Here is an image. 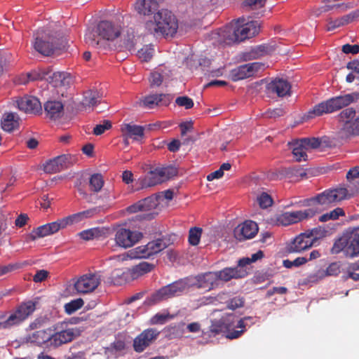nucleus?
Returning a JSON list of instances; mask_svg holds the SVG:
<instances>
[{
	"instance_id": "603ef678",
	"label": "nucleus",
	"mask_w": 359,
	"mask_h": 359,
	"mask_svg": "<svg viewBox=\"0 0 359 359\" xmlns=\"http://www.w3.org/2000/svg\"><path fill=\"white\" fill-rule=\"evenodd\" d=\"M309 259L304 257H299L291 261L290 259H285L283 262V265L287 269H291L292 267H299L307 263Z\"/></svg>"
},
{
	"instance_id": "69168bd1",
	"label": "nucleus",
	"mask_w": 359,
	"mask_h": 359,
	"mask_svg": "<svg viewBox=\"0 0 359 359\" xmlns=\"http://www.w3.org/2000/svg\"><path fill=\"white\" fill-rule=\"evenodd\" d=\"M85 41L93 47H97L99 46V41L97 40V36L93 31H89L85 34Z\"/></svg>"
},
{
	"instance_id": "1a4fd4ad",
	"label": "nucleus",
	"mask_w": 359,
	"mask_h": 359,
	"mask_svg": "<svg viewBox=\"0 0 359 359\" xmlns=\"http://www.w3.org/2000/svg\"><path fill=\"white\" fill-rule=\"evenodd\" d=\"M224 325L226 327V337L230 339L240 337L246 330V320H252L251 317H245L237 320L236 316L233 313L226 314L222 316Z\"/></svg>"
},
{
	"instance_id": "052dcab7",
	"label": "nucleus",
	"mask_w": 359,
	"mask_h": 359,
	"mask_svg": "<svg viewBox=\"0 0 359 359\" xmlns=\"http://www.w3.org/2000/svg\"><path fill=\"white\" fill-rule=\"evenodd\" d=\"M111 128V123L108 120H104L103 123L96 125L93 129V134L95 135H100L103 134L107 130Z\"/></svg>"
},
{
	"instance_id": "de8ad7c7",
	"label": "nucleus",
	"mask_w": 359,
	"mask_h": 359,
	"mask_svg": "<svg viewBox=\"0 0 359 359\" xmlns=\"http://www.w3.org/2000/svg\"><path fill=\"white\" fill-rule=\"evenodd\" d=\"M154 52L153 46H145L138 50L137 56L142 61L148 62L153 57Z\"/></svg>"
},
{
	"instance_id": "f257e3e1",
	"label": "nucleus",
	"mask_w": 359,
	"mask_h": 359,
	"mask_svg": "<svg viewBox=\"0 0 359 359\" xmlns=\"http://www.w3.org/2000/svg\"><path fill=\"white\" fill-rule=\"evenodd\" d=\"M245 21L243 18H238L230 27L220 29L217 34L222 38L224 43L230 44L243 41L259 33L260 25L257 21Z\"/></svg>"
},
{
	"instance_id": "39448f33",
	"label": "nucleus",
	"mask_w": 359,
	"mask_h": 359,
	"mask_svg": "<svg viewBox=\"0 0 359 359\" xmlns=\"http://www.w3.org/2000/svg\"><path fill=\"white\" fill-rule=\"evenodd\" d=\"M64 47L56 32L38 30L35 34L34 48L43 55L49 56Z\"/></svg>"
},
{
	"instance_id": "ea45409f",
	"label": "nucleus",
	"mask_w": 359,
	"mask_h": 359,
	"mask_svg": "<svg viewBox=\"0 0 359 359\" xmlns=\"http://www.w3.org/2000/svg\"><path fill=\"white\" fill-rule=\"evenodd\" d=\"M52 71L49 69H40L31 72L27 74L29 81H43L46 80L50 83Z\"/></svg>"
},
{
	"instance_id": "72a5a7b5",
	"label": "nucleus",
	"mask_w": 359,
	"mask_h": 359,
	"mask_svg": "<svg viewBox=\"0 0 359 359\" xmlns=\"http://www.w3.org/2000/svg\"><path fill=\"white\" fill-rule=\"evenodd\" d=\"M20 118L15 113H8L4 115L1 121V126L4 130L11 132L19 126Z\"/></svg>"
},
{
	"instance_id": "c9c22d12",
	"label": "nucleus",
	"mask_w": 359,
	"mask_h": 359,
	"mask_svg": "<svg viewBox=\"0 0 359 359\" xmlns=\"http://www.w3.org/2000/svg\"><path fill=\"white\" fill-rule=\"evenodd\" d=\"M158 168L149 171L147 175L140 180L142 188L151 187L163 182L162 178L157 174Z\"/></svg>"
},
{
	"instance_id": "aec40b11",
	"label": "nucleus",
	"mask_w": 359,
	"mask_h": 359,
	"mask_svg": "<svg viewBox=\"0 0 359 359\" xmlns=\"http://www.w3.org/2000/svg\"><path fill=\"white\" fill-rule=\"evenodd\" d=\"M97 34L104 40L114 41L120 36L121 27L110 21L102 20L97 27Z\"/></svg>"
},
{
	"instance_id": "5fc2aeb1",
	"label": "nucleus",
	"mask_w": 359,
	"mask_h": 359,
	"mask_svg": "<svg viewBox=\"0 0 359 359\" xmlns=\"http://www.w3.org/2000/svg\"><path fill=\"white\" fill-rule=\"evenodd\" d=\"M47 225L51 234L57 232L60 229H64L67 226L65 218L58 219L53 222L48 223Z\"/></svg>"
},
{
	"instance_id": "f704fd0d",
	"label": "nucleus",
	"mask_w": 359,
	"mask_h": 359,
	"mask_svg": "<svg viewBox=\"0 0 359 359\" xmlns=\"http://www.w3.org/2000/svg\"><path fill=\"white\" fill-rule=\"evenodd\" d=\"M289 145L292 151V152L296 161L300 162L302 161H305L307 160V150L299 140L290 143Z\"/></svg>"
},
{
	"instance_id": "f03ea898",
	"label": "nucleus",
	"mask_w": 359,
	"mask_h": 359,
	"mask_svg": "<svg viewBox=\"0 0 359 359\" xmlns=\"http://www.w3.org/2000/svg\"><path fill=\"white\" fill-rule=\"evenodd\" d=\"M154 21L146 23V29L154 36H172L177 30L178 25L175 15L167 9H162L154 15Z\"/></svg>"
},
{
	"instance_id": "c756f323",
	"label": "nucleus",
	"mask_w": 359,
	"mask_h": 359,
	"mask_svg": "<svg viewBox=\"0 0 359 359\" xmlns=\"http://www.w3.org/2000/svg\"><path fill=\"white\" fill-rule=\"evenodd\" d=\"M123 136L130 137L134 140H139L144 135V128L132 123H124L121 126Z\"/></svg>"
},
{
	"instance_id": "49530a36",
	"label": "nucleus",
	"mask_w": 359,
	"mask_h": 359,
	"mask_svg": "<svg viewBox=\"0 0 359 359\" xmlns=\"http://www.w3.org/2000/svg\"><path fill=\"white\" fill-rule=\"evenodd\" d=\"M83 300L78 298L65 304V311L67 314H72L83 306Z\"/></svg>"
},
{
	"instance_id": "6e6d98bb",
	"label": "nucleus",
	"mask_w": 359,
	"mask_h": 359,
	"mask_svg": "<svg viewBox=\"0 0 359 359\" xmlns=\"http://www.w3.org/2000/svg\"><path fill=\"white\" fill-rule=\"evenodd\" d=\"M257 202L261 208L265 209L273 204V200L270 195L263 192L257 197Z\"/></svg>"
},
{
	"instance_id": "6ab92c4d",
	"label": "nucleus",
	"mask_w": 359,
	"mask_h": 359,
	"mask_svg": "<svg viewBox=\"0 0 359 359\" xmlns=\"http://www.w3.org/2000/svg\"><path fill=\"white\" fill-rule=\"evenodd\" d=\"M315 245V238L309 236L306 232L302 233L293 238L286 247L289 253H300Z\"/></svg>"
},
{
	"instance_id": "0eeeda50",
	"label": "nucleus",
	"mask_w": 359,
	"mask_h": 359,
	"mask_svg": "<svg viewBox=\"0 0 359 359\" xmlns=\"http://www.w3.org/2000/svg\"><path fill=\"white\" fill-rule=\"evenodd\" d=\"M348 198H349L348 189L345 187H339L334 189H326L309 199V201L320 205L323 208H329Z\"/></svg>"
},
{
	"instance_id": "680f3d73",
	"label": "nucleus",
	"mask_w": 359,
	"mask_h": 359,
	"mask_svg": "<svg viewBox=\"0 0 359 359\" xmlns=\"http://www.w3.org/2000/svg\"><path fill=\"white\" fill-rule=\"evenodd\" d=\"M306 234L311 238H315V243L318 241V238L325 236L326 231L321 227L313 228L311 230L306 231Z\"/></svg>"
},
{
	"instance_id": "774afa93",
	"label": "nucleus",
	"mask_w": 359,
	"mask_h": 359,
	"mask_svg": "<svg viewBox=\"0 0 359 359\" xmlns=\"http://www.w3.org/2000/svg\"><path fill=\"white\" fill-rule=\"evenodd\" d=\"M342 51L346 54H357L359 53V44L351 45L346 43L342 46Z\"/></svg>"
},
{
	"instance_id": "4d7b16f0",
	"label": "nucleus",
	"mask_w": 359,
	"mask_h": 359,
	"mask_svg": "<svg viewBox=\"0 0 359 359\" xmlns=\"http://www.w3.org/2000/svg\"><path fill=\"white\" fill-rule=\"evenodd\" d=\"M140 201H144V203H142V210L145 212L152 210L158 205L157 199L153 196L145 198Z\"/></svg>"
},
{
	"instance_id": "c85d7f7f",
	"label": "nucleus",
	"mask_w": 359,
	"mask_h": 359,
	"mask_svg": "<svg viewBox=\"0 0 359 359\" xmlns=\"http://www.w3.org/2000/svg\"><path fill=\"white\" fill-rule=\"evenodd\" d=\"M154 268V264L143 262L134 266L131 269H128L126 271H124L122 273V275L126 278L130 277L131 279L135 280L144 274L151 271Z\"/></svg>"
},
{
	"instance_id": "393cba45",
	"label": "nucleus",
	"mask_w": 359,
	"mask_h": 359,
	"mask_svg": "<svg viewBox=\"0 0 359 359\" xmlns=\"http://www.w3.org/2000/svg\"><path fill=\"white\" fill-rule=\"evenodd\" d=\"M218 282H228L231 279L244 278L248 275L247 269L241 268L239 263L235 267H226L220 271H215Z\"/></svg>"
},
{
	"instance_id": "0e129e2a",
	"label": "nucleus",
	"mask_w": 359,
	"mask_h": 359,
	"mask_svg": "<svg viewBox=\"0 0 359 359\" xmlns=\"http://www.w3.org/2000/svg\"><path fill=\"white\" fill-rule=\"evenodd\" d=\"M285 114V110L281 107L275 109H269L264 113V115L267 118H277L283 116Z\"/></svg>"
},
{
	"instance_id": "f8f14e48",
	"label": "nucleus",
	"mask_w": 359,
	"mask_h": 359,
	"mask_svg": "<svg viewBox=\"0 0 359 359\" xmlns=\"http://www.w3.org/2000/svg\"><path fill=\"white\" fill-rule=\"evenodd\" d=\"M173 97V95L169 93H150L140 99L139 105L147 109L168 107Z\"/></svg>"
},
{
	"instance_id": "5701e85b",
	"label": "nucleus",
	"mask_w": 359,
	"mask_h": 359,
	"mask_svg": "<svg viewBox=\"0 0 359 359\" xmlns=\"http://www.w3.org/2000/svg\"><path fill=\"white\" fill-rule=\"evenodd\" d=\"M18 108L25 113L41 114L42 107L39 100L34 96H24L16 100Z\"/></svg>"
},
{
	"instance_id": "9d476101",
	"label": "nucleus",
	"mask_w": 359,
	"mask_h": 359,
	"mask_svg": "<svg viewBox=\"0 0 359 359\" xmlns=\"http://www.w3.org/2000/svg\"><path fill=\"white\" fill-rule=\"evenodd\" d=\"M167 248L163 240L158 238L149 242L145 245L139 246L128 252V256L131 259L148 258L157 254Z\"/></svg>"
},
{
	"instance_id": "e2e57ef3",
	"label": "nucleus",
	"mask_w": 359,
	"mask_h": 359,
	"mask_svg": "<svg viewBox=\"0 0 359 359\" xmlns=\"http://www.w3.org/2000/svg\"><path fill=\"white\" fill-rule=\"evenodd\" d=\"M163 82V76L158 72H154L150 74L149 76V83L150 86L152 87H158L162 84Z\"/></svg>"
},
{
	"instance_id": "2eb2a0df",
	"label": "nucleus",
	"mask_w": 359,
	"mask_h": 359,
	"mask_svg": "<svg viewBox=\"0 0 359 359\" xmlns=\"http://www.w3.org/2000/svg\"><path fill=\"white\" fill-rule=\"evenodd\" d=\"M318 212L317 208H310L304 210L285 212L280 215L278 222L283 226L295 224L303 219L313 217Z\"/></svg>"
},
{
	"instance_id": "79ce46f5",
	"label": "nucleus",
	"mask_w": 359,
	"mask_h": 359,
	"mask_svg": "<svg viewBox=\"0 0 359 359\" xmlns=\"http://www.w3.org/2000/svg\"><path fill=\"white\" fill-rule=\"evenodd\" d=\"M51 235L48 226L46 224L41 225L36 229H34L29 235V238L31 241H34L39 238H43Z\"/></svg>"
},
{
	"instance_id": "20e7f679",
	"label": "nucleus",
	"mask_w": 359,
	"mask_h": 359,
	"mask_svg": "<svg viewBox=\"0 0 359 359\" xmlns=\"http://www.w3.org/2000/svg\"><path fill=\"white\" fill-rule=\"evenodd\" d=\"M72 321H61L50 327V348H57L63 344L72 341L80 335V330L72 327Z\"/></svg>"
},
{
	"instance_id": "4468645a",
	"label": "nucleus",
	"mask_w": 359,
	"mask_h": 359,
	"mask_svg": "<svg viewBox=\"0 0 359 359\" xmlns=\"http://www.w3.org/2000/svg\"><path fill=\"white\" fill-rule=\"evenodd\" d=\"M186 287L187 285L184 281H176L161 287L152 294L151 299L154 302H157L179 296L185 290Z\"/></svg>"
},
{
	"instance_id": "423d86ee",
	"label": "nucleus",
	"mask_w": 359,
	"mask_h": 359,
	"mask_svg": "<svg viewBox=\"0 0 359 359\" xmlns=\"http://www.w3.org/2000/svg\"><path fill=\"white\" fill-rule=\"evenodd\" d=\"M359 98V94L351 93L332 97L325 102L316 104L309 114L321 116L338 111L353 103Z\"/></svg>"
},
{
	"instance_id": "bf43d9fd",
	"label": "nucleus",
	"mask_w": 359,
	"mask_h": 359,
	"mask_svg": "<svg viewBox=\"0 0 359 359\" xmlns=\"http://www.w3.org/2000/svg\"><path fill=\"white\" fill-rule=\"evenodd\" d=\"M266 0H245L242 5L243 8L249 9H254L262 8L264 6Z\"/></svg>"
},
{
	"instance_id": "a211bd4d",
	"label": "nucleus",
	"mask_w": 359,
	"mask_h": 359,
	"mask_svg": "<svg viewBox=\"0 0 359 359\" xmlns=\"http://www.w3.org/2000/svg\"><path fill=\"white\" fill-rule=\"evenodd\" d=\"M160 334L156 328H149L142 331L133 340V348L137 353L143 352L155 341Z\"/></svg>"
},
{
	"instance_id": "473e14b6",
	"label": "nucleus",
	"mask_w": 359,
	"mask_h": 359,
	"mask_svg": "<svg viewBox=\"0 0 359 359\" xmlns=\"http://www.w3.org/2000/svg\"><path fill=\"white\" fill-rule=\"evenodd\" d=\"M72 82L70 75L65 72H53L51 74L50 83L54 87H67Z\"/></svg>"
},
{
	"instance_id": "a19ab883",
	"label": "nucleus",
	"mask_w": 359,
	"mask_h": 359,
	"mask_svg": "<svg viewBox=\"0 0 359 359\" xmlns=\"http://www.w3.org/2000/svg\"><path fill=\"white\" fill-rule=\"evenodd\" d=\"M104 185L102 175L100 173L92 175L89 179V186L90 190L94 192H99Z\"/></svg>"
},
{
	"instance_id": "412c9836",
	"label": "nucleus",
	"mask_w": 359,
	"mask_h": 359,
	"mask_svg": "<svg viewBox=\"0 0 359 359\" xmlns=\"http://www.w3.org/2000/svg\"><path fill=\"white\" fill-rule=\"evenodd\" d=\"M73 163V158L69 154L58 156L46 163L44 171L48 173H56L69 168Z\"/></svg>"
},
{
	"instance_id": "37998d69",
	"label": "nucleus",
	"mask_w": 359,
	"mask_h": 359,
	"mask_svg": "<svg viewBox=\"0 0 359 359\" xmlns=\"http://www.w3.org/2000/svg\"><path fill=\"white\" fill-rule=\"evenodd\" d=\"M203 229L201 227H191L189 231L188 241L192 246L197 245L202 235Z\"/></svg>"
},
{
	"instance_id": "7c9ffc66",
	"label": "nucleus",
	"mask_w": 359,
	"mask_h": 359,
	"mask_svg": "<svg viewBox=\"0 0 359 359\" xmlns=\"http://www.w3.org/2000/svg\"><path fill=\"white\" fill-rule=\"evenodd\" d=\"M158 2L156 0H137L135 8L140 14L150 15L157 10Z\"/></svg>"
},
{
	"instance_id": "9b49d317",
	"label": "nucleus",
	"mask_w": 359,
	"mask_h": 359,
	"mask_svg": "<svg viewBox=\"0 0 359 359\" xmlns=\"http://www.w3.org/2000/svg\"><path fill=\"white\" fill-rule=\"evenodd\" d=\"M355 110L352 108H346L339 114V120L343 123L341 130V136L357 135L355 130H358V117L355 118Z\"/></svg>"
},
{
	"instance_id": "c03bdc74",
	"label": "nucleus",
	"mask_w": 359,
	"mask_h": 359,
	"mask_svg": "<svg viewBox=\"0 0 359 359\" xmlns=\"http://www.w3.org/2000/svg\"><path fill=\"white\" fill-rule=\"evenodd\" d=\"M157 174L162 178L163 182L171 177L177 175V170L175 167L168 166L164 168H157Z\"/></svg>"
},
{
	"instance_id": "bb28decb",
	"label": "nucleus",
	"mask_w": 359,
	"mask_h": 359,
	"mask_svg": "<svg viewBox=\"0 0 359 359\" xmlns=\"http://www.w3.org/2000/svg\"><path fill=\"white\" fill-rule=\"evenodd\" d=\"M197 288L205 289L208 291L217 287L219 285L215 271H209L199 274L196 277L194 284Z\"/></svg>"
},
{
	"instance_id": "b1692460",
	"label": "nucleus",
	"mask_w": 359,
	"mask_h": 359,
	"mask_svg": "<svg viewBox=\"0 0 359 359\" xmlns=\"http://www.w3.org/2000/svg\"><path fill=\"white\" fill-rule=\"evenodd\" d=\"M26 341L37 346L50 348V328L43 329L33 332L25 337Z\"/></svg>"
},
{
	"instance_id": "13d9d810",
	"label": "nucleus",
	"mask_w": 359,
	"mask_h": 359,
	"mask_svg": "<svg viewBox=\"0 0 359 359\" xmlns=\"http://www.w3.org/2000/svg\"><path fill=\"white\" fill-rule=\"evenodd\" d=\"M175 103L180 107H184L187 109H191L194 107V101L187 96H180L177 97Z\"/></svg>"
},
{
	"instance_id": "3c124183",
	"label": "nucleus",
	"mask_w": 359,
	"mask_h": 359,
	"mask_svg": "<svg viewBox=\"0 0 359 359\" xmlns=\"http://www.w3.org/2000/svg\"><path fill=\"white\" fill-rule=\"evenodd\" d=\"M224 324L225 323L224 322L222 317L219 320H215L212 322V324L210 327V330L212 333L215 334L222 332L226 333V327H225Z\"/></svg>"
},
{
	"instance_id": "a878e982",
	"label": "nucleus",
	"mask_w": 359,
	"mask_h": 359,
	"mask_svg": "<svg viewBox=\"0 0 359 359\" xmlns=\"http://www.w3.org/2000/svg\"><path fill=\"white\" fill-rule=\"evenodd\" d=\"M266 88L269 93L283 97L290 95L291 85L287 80L276 78L268 83Z\"/></svg>"
},
{
	"instance_id": "338daca9",
	"label": "nucleus",
	"mask_w": 359,
	"mask_h": 359,
	"mask_svg": "<svg viewBox=\"0 0 359 359\" xmlns=\"http://www.w3.org/2000/svg\"><path fill=\"white\" fill-rule=\"evenodd\" d=\"M65 221L67 222V224H72L73 223L79 222L83 219H85L82 212H77L76 214H73L70 216L65 217Z\"/></svg>"
},
{
	"instance_id": "864d4df0",
	"label": "nucleus",
	"mask_w": 359,
	"mask_h": 359,
	"mask_svg": "<svg viewBox=\"0 0 359 359\" xmlns=\"http://www.w3.org/2000/svg\"><path fill=\"white\" fill-rule=\"evenodd\" d=\"M244 299L241 296H236L231 298L226 302V307L231 310H235L238 308H241L244 306Z\"/></svg>"
},
{
	"instance_id": "e433bc0d",
	"label": "nucleus",
	"mask_w": 359,
	"mask_h": 359,
	"mask_svg": "<svg viewBox=\"0 0 359 359\" xmlns=\"http://www.w3.org/2000/svg\"><path fill=\"white\" fill-rule=\"evenodd\" d=\"M346 179L352 194L359 193V166L351 168L346 173Z\"/></svg>"
},
{
	"instance_id": "09e8293b",
	"label": "nucleus",
	"mask_w": 359,
	"mask_h": 359,
	"mask_svg": "<svg viewBox=\"0 0 359 359\" xmlns=\"http://www.w3.org/2000/svg\"><path fill=\"white\" fill-rule=\"evenodd\" d=\"M306 150L317 149L320 146L321 141L318 137H304L299 140Z\"/></svg>"
},
{
	"instance_id": "4c0bfd02",
	"label": "nucleus",
	"mask_w": 359,
	"mask_h": 359,
	"mask_svg": "<svg viewBox=\"0 0 359 359\" xmlns=\"http://www.w3.org/2000/svg\"><path fill=\"white\" fill-rule=\"evenodd\" d=\"M102 95L95 89L88 90L83 93L82 103L85 106L93 107L100 102Z\"/></svg>"
},
{
	"instance_id": "dca6fc26",
	"label": "nucleus",
	"mask_w": 359,
	"mask_h": 359,
	"mask_svg": "<svg viewBox=\"0 0 359 359\" xmlns=\"http://www.w3.org/2000/svg\"><path fill=\"white\" fill-rule=\"evenodd\" d=\"M143 235L137 231H131L126 228H120L117 229L115 233L116 243L123 248H128L133 246L140 241Z\"/></svg>"
},
{
	"instance_id": "a18cd8bd",
	"label": "nucleus",
	"mask_w": 359,
	"mask_h": 359,
	"mask_svg": "<svg viewBox=\"0 0 359 359\" xmlns=\"http://www.w3.org/2000/svg\"><path fill=\"white\" fill-rule=\"evenodd\" d=\"M264 257V253L262 250L257 251L256 253H254L251 255V257H243L238 260L239 266L241 268H245L247 269V266L250 264L252 262H255L256 261L261 259Z\"/></svg>"
},
{
	"instance_id": "7ed1b4c3",
	"label": "nucleus",
	"mask_w": 359,
	"mask_h": 359,
	"mask_svg": "<svg viewBox=\"0 0 359 359\" xmlns=\"http://www.w3.org/2000/svg\"><path fill=\"white\" fill-rule=\"evenodd\" d=\"M341 252L351 258L359 256V226L349 228L335 241L331 248V253L337 255Z\"/></svg>"
},
{
	"instance_id": "f3484780",
	"label": "nucleus",
	"mask_w": 359,
	"mask_h": 359,
	"mask_svg": "<svg viewBox=\"0 0 359 359\" xmlns=\"http://www.w3.org/2000/svg\"><path fill=\"white\" fill-rule=\"evenodd\" d=\"M264 64L258 62L240 65L231 70L229 78L233 81H238L255 76L262 67Z\"/></svg>"
},
{
	"instance_id": "6e6552de",
	"label": "nucleus",
	"mask_w": 359,
	"mask_h": 359,
	"mask_svg": "<svg viewBox=\"0 0 359 359\" xmlns=\"http://www.w3.org/2000/svg\"><path fill=\"white\" fill-rule=\"evenodd\" d=\"M35 309V303L29 301L20 304L6 320H2L3 316H0V330L8 329L13 325H19L31 315Z\"/></svg>"
},
{
	"instance_id": "4be33fe9",
	"label": "nucleus",
	"mask_w": 359,
	"mask_h": 359,
	"mask_svg": "<svg viewBox=\"0 0 359 359\" xmlns=\"http://www.w3.org/2000/svg\"><path fill=\"white\" fill-rule=\"evenodd\" d=\"M258 225L256 222L247 220L234 229V235L237 240L243 241L254 238L258 233Z\"/></svg>"
},
{
	"instance_id": "ddd939ff",
	"label": "nucleus",
	"mask_w": 359,
	"mask_h": 359,
	"mask_svg": "<svg viewBox=\"0 0 359 359\" xmlns=\"http://www.w3.org/2000/svg\"><path fill=\"white\" fill-rule=\"evenodd\" d=\"M100 282V275L88 273L80 276L74 282V288L79 294H87L93 292Z\"/></svg>"
},
{
	"instance_id": "2f4dec72",
	"label": "nucleus",
	"mask_w": 359,
	"mask_h": 359,
	"mask_svg": "<svg viewBox=\"0 0 359 359\" xmlns=\"http://www.w3.org/2000/svg\"><path fill=\"white\" fill-rule=\"evenodd\" d=\"M269 47L266 45L257 46L250 50L244 52L241 55V59L243 61H248L258 59L268 53Z\"/></svg>"
},
{
	"instance_id": "58836bf2",
	"label": "nucleus",
	"mask_w": 359,
	"mask_h": 359,
	"mask_svg": "<svg viewBox=\"0 0 359 359\" xmlns=\"http://www.w3.org/2000/svg\"><path fill=\"white\" fill-rule=\"evenodd\" d=\"M104 234V230L100 227H95L83 230L79 232L77 235L81 239L84 241H90L95 238H99Z\"/></svg>"
},
{
	"instance_id": "cd10ccee",
	"label": "nucleus",
	"mask_w": 359,
	"mask_h": 359,
	"mask_svg": "<svg viewBox=\"0 0 359 359\" xmlns=\"http://www.w3.org/2000/svg\"><path fill=\"white\" fill-rule=\"evenodd\" d=\"M43 107L46 116L51 120H57L64 114V105L60 101L48 100Z\"/></svg>"
},
{
	"instance_id": "8fccbe9b",
	"label": "nucleus",
	"mask_w": 359,
	"mask_h": 359,
	"mask_svg": "<svg viewBox=\"0 0 359 359\" xmlns=\"http://www.w3.org/2000/svg\"><path fill=\"white\" fill-rule=\"evenodd\" d=\"M340 273V265L337 262L331 263L325 271H318L320 278L326 276H337Z\"/></svg>"
}]
</instances>
